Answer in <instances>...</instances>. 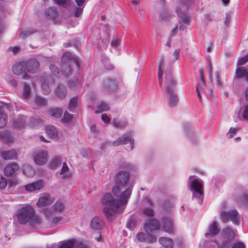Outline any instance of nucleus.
Returning <instances> with one entry per match:
<instances>
[{
	"instance_id": "obj_1",
	"label": "nucleus",
	"mask_w": 248,
	"mask_h": 248,
	"mask_svg": "<svg viewBox=\"0 0 248 248\" xmlns=\"http://www.w3.org/2000/svg\"><path fill=\"white\" fill-rule=\"evenodd\" d=\"M193 3V0H180V4L176 7L175 12L179 17L180 31L185 30V25L189 26L191 23L192 16L189 14L188 9Z\"/></svg>"
},
{
	"instance_id": "obj_2",
	"label": "nucleus",
	"mask_w": 248,
	"mask_h": 248,
	"mask_svg": "<svg viewBox=\"0 0 248 248\" xmlns=\"http://www.w3.org/2000/svg\"><path fill=\"white\" fill-rule=\"evenodd\" d=\"M101 203L105 206L103 209L105 216L108 220L112 221L118 208L121 206L118 200L115 199L111 194L107 193L102 197Z\"/></svg>"
},
{
	"instance_id": "obj_3",
	"label": "nucleus",
	"mask_w": 248,
	"mask_h": 248,
	"mask_svg": "<svg viewBox=\"0 0 248 248\" xmlns=\"http://www.w3.org/2000/svg\"><path fill=\"white\" fill-rule=\"evenodd\" d=\"M17 217L18 222L22 224L29 222L32 225L41 222V218L35 216V210L31 206H27L19 210Z\"/></svg>"
},
{
	"instance_id": "obj_4",
	"label": "nucleus",
	"mask_w": 248,
	"mask_h": 248,
	"mask_svg": "<svg viewBox=\"0 0 248 248\" xmlns=\"http://www.w3.org/2000/svg\"><path fill=\"white\" fill-rule=\"evenodd\" d=\"M222 240L221 243L216 240L211 241L210 243L213 246L215 245L217 248H229L231 242L235 237V233L234 231L229 227L224 228L221 232Z\"/></svg>"
},
{
	"instance_id": "obj_5",
	"label": "nucleus",
	"mask_w": 248,
	"mask_h": 248,
	"mask_svg": "<svg viewBox=\"0 0 248 248\" xmlns=\"http://www.w3.org/2000/svg\"><path fill=\"white\" fill-rule=\"evenodd\" d=\"M132 187H125L120 186H114L112 188V192L117 197L121 206L126 204L131 195Z\"/></svg>"
},
{
	"instance_id": "obj_6",
	"label": "nucleus",
	"mask_w": 248,
	"mask_h": 248,
	"mask_svg": "<svg viewBox=\"0 0 248 248\" xmlns=\"http://www.w3.org/2000/svg\"><path fill=\"white\" fill-rule=\"evenodd\" d=\"M74 61V58L69 52H66L63 54L61 60V64L63 76H71L72 72L70 63Z\"/></svg>"
},
{
	"instance_id": "obj_7",
	"label": "nucleus",
	"mask_w": 248,
	"mask_h": 248,
	"mask_svg": "<svg viewBox=\"0 0 248 248\" xmlns=\"http://www.w3.org/2000/svg\"><path fill=\"white\" fill-rule=\"evenodd\" d=\"M220 215L223 222H226L230 219L234 224H239L240 217L236 209L231 210L228 212L222 211Z\"/></svg>"
},
{
	"instance_id": "obj_8",
	"label": "nucleus",
	"mask_w": 248,
	"mask_h": 248,
	"mask_svg": "<svg viewBox=\"0 0 248 248\" xmlns=\"http://www.w3.org/2000/svg\"><path fill=\"white\" fill-rule=\"evenodd\" d=\"M33 156L37 165H43L46 162L48 155L46 151L40 149L33 152Z\"/></svg>"
},
{
	"instance_id": "obj_9",
	"label": "nucleus",
	"mask_w": 248,
	"mask_h": 248,
	"mask_svg": "<svg viewBox=\"0 0 248 248\" xmlns=\"http://www.w3.org/2000/svg\"><path fill=\"white\" fill-rule=\"evenodd\" d=\"M12 71L15 75L21 78L29 77V75L27 73L25 62H20L15 64L12 68Z\"/></svg>"
},
{
	"instance_id": "obj_10",
	"label": "nucleus",
	"mask_w": 248,
	"mask_h": 248,
	"mask_svg": "<svg viewBox=\"0 0 248 248\" xmlns=\"http://www.w3.org/2000/svg\"><path fill=\"white\" fill-rule=\"evenodd\" d=\"M27 72L29 73L34 74L39 70V63L35 58H31L25 62Z\"/></svg>"
},
{
	"instance_id": "obj_11",
	"label": "nucleus",
	"mask_w": 248,
	"mask_h": 248,
	"mask_svg": "<svg viewBox=\"0 0 248 248\" xmlns=\"http://www.w3.org/2000/svg\"><path fill=\"white\" fill-rule=\"evenodd\" d=\"M159 83L160 86L164 87L167 93L173 91L175 87L176 81L174 78H160Z\"/></svg>"
},
{
	"instance_id": "obj_12",
	"label": "nucleus",
	"mask_w": 248,
	"mask_h": 248,
	"mask_svg": "<svg viewBox=\"0 0 248 248\" xmlns=\"http://www.w3.org/2000/svg\"><path fill=\"white\" fill-rule=\"evenodd\" d=\"M190 189L193 190V195L198 194L203 195L202 189L203 187V181L200 179H195L190 182Z\"/></svg>"
},
{
	"instance_id": "obj_13",
	"label": "nucleus",
	"mask_w": 248,
	"mask_h": 248,
	"mask_svg": "<svg viewBox=\"0 0 248 248\" xmlns=\"http://www.w3.org/2000/svg\"><path fill=\"white\" fill-rule=\"evenodd\" d=\"M20 170V167L17 163H10L4 168V174L7 176L16 175Z\"/></svg>"
},
{
	"instance_id": "obj_14",
	"label": "nucleus",
	"mask_w": 248,
	"mask_h": 248,
	"mask_svg": "<svg viewBox=\"0 0 248 248\" xmlns=\"http://www.w3.org/2000/svg\"><path fill=\"white\" fill-rule=\"evenodd\" d=\"M129 177L128 172L125 171H119L116 175V183L119 184L118 186H124L128 182Z\"/></svg>"
},
{
	"instance_id": "obj_15",
	"label": "nucleus",
	"mask_w": 248,
	"mask_h": 248,
	"mask_svg": "<svg viewBox=\"0 0 248 248\" xmlns=\"http://www.w3.org/2000/svg\"><path fill=\"white\" fill-rule=\"evenodd\" d=\"M54 201V197L48 193H45L42 197L39 199L37 205L39 207H44L51 204Z\"/></svg>"
},
{
	"instance_id": "obj_16",
	"label": "nucleus",
	"mask_w": 248,
	"mask_h": 248,
	"mask_svg": "<svg viewBox=\"0 0 248 248\" xmlns=\"http://www.w3.org/2000/svg\"><path fill=\"white\" fill-rule=\"evenodd\" d=\"M41 89L44 94H48L51 92V86L54 84V78H41Z\"/></svg>"
},
{
	"instance_id": "obj_17",
	"label": "nucleus",
	"mask_w": 248,
	"mask_h": 248,
	"mask_svg": "<svg viewBox=\"0 0 248 248\" xmlns=\"http://www.w3.org/2000/svg\"><path fill=\"white\" fill-rule=\"evenodd\" d=\"M160 225L159 221L156 219H152L144 225V229L147 233L153 232L159 229Z\"/></svg>"
},
{
	"instance_id": "obj_18",
	"label": "nucleus",
	"mask_w": 248,
	"mask_h": 248,
	"mask_svg": "<svg viewBox=\"0 0 248 248\" xmlns=\"http://www.w3.org/2000/svg\"><path fill=\"white\" fill-rule=\"evenodd\" d=\"M162 230L170 233L173 232V228L172 226L171 219L170 217H164L162 219Z\"/></svg>"
},
{
	"instance_id": "obj_19",
	"label": "nucleus",
	"mask_w": 248,
	"mask_h": 248,
	"mask_svg": "<svg viewBox=\"0 0 248 248\" xmlns=\"http://www.w3.org/2000/svg\"><path fill=\"white\" fill-rule=\"evenodd\" d=\"M104 86L109 92H112L117 89V82L114 78H106Z\"/></svg>"
},
{
	"instance_id": "obj_20",
	"label": "nucleus",
	"mask_w": 248,
	"mask_h": 248,
	"mask_svg": "<svg viewBox=\"0 0 248 248\" xmlns=\"http://www.w3.org/2000/svg\"><path fill=\"white\" fill-rule=\"evenodd\" d=\"M1 155L2 158L4 160L16 159L17 157V152L16 149L4 151L1 153Z\"/></svg>"
},
{
	"instance_id": "obj_21",
	"label": "nucleus",
	"mask_w": 248,
	"mask_h": 248,
	"mask_svg": "<svg viewBox=\"0 0 248 248\" xmlns=\"http://www.w3.org/2000/svg\"><path fill=\"white\" fill-rule=\"evenodd\" d=\"M90 226L94 230H101L104 226V222L99 217H95L92 219Z\"/></svg>"
},
{
	"instance_id": "obj_22",
	"label": "nucleus",
	"mask_w": 248,
	"mask_h": 248,
	"mask_svg": "<svg viewBox=\"0 0 248 248\" xmlns=\"http://www.w3.org/2000/svg\"><path fill=\"white\" fill-rule=\"evenodd\" d=\"M43 186V182L42 180H40L26 186L25 189L29 191H33L40 190Z\"/></svg>"
},
{
	"instance_id": "obj_23",
	"label": "nucleus",
	"mask_w": 248,
	"mask_h": 248,
	"mask_svg": "<svg viewBox=\"0 0 248 248\" xmlns=\"http://www.w3.org/2000/svg\"><path fill=\"white\" fill-rule=\"evenodd\" d=\"M46 17L50 20H53L57 18L59 14L56 8L51 7L47 9L45 13Z\"/></svg>"
},
{
	"instance_id": "obj_24",
	"label": "nucleus",
	"mask_w": 248,
	"mask_h": 248,
	"mask_svg": "<svg viewBox=\"0 0 248 248\" xmlns=\"http://www.w3.org/2000/svg\"><path fill=\"white\" fill-rule=\"evenodd\" d=\"M0 139L3 142L7 144L12 143L14 141L13 137L10 132L7 130L0 132Z\"/></svg>"
},
{
	"instance_id": "obj_25",
	"label": "nucleus",
	"mask_w": 248,
	"mask_h": 248,
	"mask_svg": "<svg viewBox=\"0 0 248 248\" xmlns=\"http://www.w3.org/2000/svg\"><path fill=\"white\" fill-rule=\"evenodd\" d=\"M60 174L61 175V178L63 179H68L71 177L72 173L70 171L66 162L63 163L62 167Z\"/></svg>"
},
{
	"instance_id": "obj_26",
	"label": "nucleus",
	"mask_w": 248,
	"mask_h": 248,
	"mask_svg": "<svg viewBox=\"0 0 248 248\" xmlns=\"http://www.w3.org/2000/svg\"><path fill=\"white\" fill-rule=\"evenodd\" d=\"M55 93L59 98H64L67 94V89L64 85L60 84L55 90Z\"/></svg>"
},
{
	"instance_id": "obj_27",
	"label": "nucleus",
	"mask_w": 248,
	"mask_h": 248,
	"mask_svg": "<svg viewBox=\"0 0 248 248\" xmlns=\"http://www.w3.org/2000/svg\"><path fill=\"white\" fill-rule=\"evenodd\" d=\"M160 244L164 247L167 248H172L173 246V242L171 239L162 237L159 239Z\"/></svg>"
},
{
	"instance_id": "obj_28",
	"label": "nucleus",
	"mask_w": 248,
	"mask_h": 248,
	"mask_svg": "<svg viewBox=\"0 0 248 248\" xmlns=\"http://www.w3.org/2000/svg\"><path fill=\"white\" fill-rule=\"evenodd\" d=\"M123 144H127L128 142L130 144V150L131 151L134 148V140L132 138L130 134H125L121 137Z\"/></svg>"
},
{
	"instance_id": "obj_29",
	"label": "nucleus",
	"mask_w": 248,
	"mask_h": 248,
	"mask_svg": "<svg viewBox=\"0 0 248 248\" xmlns=\"http://www.w3.org/2000/svg\"><path fill=\"white\" fill-rule=\"evenodd\" d=\"M220 231L217 223L215 221L209 228V232L205 233V236H213L217 234Z\"/></svg>"
},
{
	"instance_id": "obj_30",
	"label": "nucleus",
	"mask_w": 248,
	"mask_h": 248,
	"mask_svg": "<svg viewBox=\"0 0 248 248\" xmlns=\"http://www.w3.org/2000/svg\"><path fill=\"white\" fill-rule=\"evenodd\" d=\"M168 93L169 95V105L171 107L175 106L178 101V98L177 94L174 91H170V92Z\"/></svg>"
},
{
	"instance_id": "obj_31",
	"label": "nucleus",
	"mask_w": 248,
	"mask_h": 248,
	"mask_svg": "<svg viewBox=\"0 0 248 248\" xmlns=\"http://www.w3.org/2000/svg\"><path fill=\"white\" fill-rule=\"evenodd\" d=\"M36 32V30L33 28H26L22 29L20 31V37L21 38H26L29 36L35 33Z\"/></svg>"
},
{
	"instance_id": "obj_32",
	"label": "nucleus",
	"mask_w": 248,
	"mask_h": 248,
	"mask_svg": "<svg viewBox=\"0 0 248 248\" xmlns=\"http://www.w3.org/2000/svg\"><path fill=\"white\" fill-rule=\"evenodd\" d=\"M52 208L56 212H62L65 208L64 202L61 200H58L53 205Z\"/></svg>"
},
{
	"instance_id": "obj_33",
	"label": "nucleus",
	"mask_w": 248,
	"mask_h": 248,
	"mask_svg": "<svg viewBox=\"0 0 248 248\" xmlns=\"http://www.w3.org/2000/svg\"><path fill=\"white\" fill-rule=\"evenodd\" d=\"M48 135L51 138H56L58 137V131L56 128L52 125L47 126L46 129Z\"/></svg>"
},
{
	"instance_id": "obj_34",
	"label": "nucleus",
	"mask_w": 248,
	"mask_h": 248,
	"mask_svg": "<svg viewBox=\"0 0 248 248\" xmlns=\"http://www.w3.org/2000/svg\"><path fill=\"white\" fill-rule=\"evenodd\" d=\"M78 104V97L74 96L71 98L70 100L68 109L69 111L73 112V110L77 108Z\"/></svg>"
},
{
	"instance_id": "obj_35",
	"label": "nucleus",
	"mask_w": 248,
	"mask_h": 248,
	"mask_svg": "<svg viewBox=\"0 0 248 248\" xmlns=\"http://www.w3.org/2000/svg\"><path fill=\"white\" fill-rule=\"evenodd\" d=\"M23 172L24 174L28 177H32L35 174L34 169L28 165H24L23 167Z\"/></svg>"
},
{
	"instance_id": "obj_36",
	"label": "nucleus",
	"mask_w": 248,
	"mask_h": 248,
	"mask_svg": "<svg viewBox=\"0 0 248 248\" xmlns=\"http://www.w3.org/2000/svg\"><path fill=\"white\" fill-rule=\"evenodd\" d=\"M62 111L60 108H53L49 110V114L52 117L58 118L62 116Z\"/></svg>"
},
{
	"instance_id": "obj_37",
	"label": "nucleus",
	"mask_w": 248,
	"mask_h": 248,
	"mask_svg": "<svg viewBox=\"0 0 248 248\" xmlns=\"http://www.w3.org/2000/svg\"><path fill=\"white\" fill-rule=\"evenodd\" d=\"M67 86L69 89L74 90L80 86V83L78 78H71L68 81Z\"/></svg>"
},
{
	"instance_id": "obj_38",
	"label": "nucleus",
	"mask_w": 248,
	"mask_h": 248,
	"mask_svg": "<svg viewBox=\"0 0 248 248\" xmlns=\"http://www.w3.org/2000/svg\"><path fill=\"white\" fill-rule=\"evenodd\" d=\"M235 73L237 78H248V72L243 67L237 68Z\"/></svg>"
},
{
	"instance_id": "obj_39",
	"label": "nucleus",
	"mask_w": 248,
	"mask_h": 248,
	"mask_svg": "<svg viewBox=\"0 0 248 248\" xmlns=\"http://www.w3.org/2000/svg\"><path fill=\"white\" fill-rule=\"evenodd\" d=\"M98 109L95 111V113H100L103 111H106L109 109V107L108 105L104 102H101L98 104Z\"/></svg>"
},
{
	"instance_id": "obj_40",
	"label": "nucleus",
	"mask_w": 248,
	"mask_h": 248,
	"mask_svg": "<svg viewBox=\"0 0 248 248\" xmlns=\"http://www.w3.org/2000/svg\"><path fill=\"white\" fill-rule=\"evenodd\" d=\"M31 93V88L30 85L24 84L23 90V97L25 99H28Z\"/></svg>"
},
{
	"instance_id": "obj_41",
	"label": "nucleus",
	"mask_w": 248,
	"mask_h": 248,
	"mask_svg": "<svg viewBox=\"0 0 248 248\" xmlns=\"http://www.w3.org/2000/svg\"><path fill=\"white\" fill-rule=\"evenodd\" d=\"M6 123V116L4 113L3 108H0V128L3 127Z\"/></svg>"
},
{
	"instance_id": "obj_42",
	"label": "nucleus",
	"mask_w": 248,
	"mask_h": 248,
	"mask_svg": "<svg viewBox=\"0 0 248 248\" xmlns=\"http://www.w3.org/2000/svg\"><path fill=\"white\" fill-rule=\"evenodd\" d=\"M34 101L38 106H44L47 104V101L45 98L38 95L35 97Z\"/></svg>"
},
{
	"instance_id": "obj_43",
	"label": "nucleus",
	"mask_w": 248,
	"mask_h": 248,
	"mask_svg": "<svg viewBox=\"0 0 248 248\" xmlns=\"http://www.w3.org/2000/svg\"><path fill=\"white\" fill-rule=\"evenodd\" d=\"M61 158L60 157H56L51 161L50 166L52 169H55L61 163Z\"/></svg>"
},
{
	"instance_id": "obj_44",
	"label": "nucleus",
	"mask_w": 248,
	"mask_h": 248,
	"mask_svg": "<svg viewBox=\"0 0 248 248\" xmlns=\"http://www.w3.org/2000/svg\"><path fill=\"white\" fill-rule=\"evenodd\" d=\"M83 12V8L81 6L75 5L73 10V14L76 17H79L81 16Z\"/></svg>"
},
{
	"instance_id": "obj_45",
	"label": "nucleus",
	"mask_w": 248,
	"mask_h": 248,
	"mask_svg": "<svg viewBox=\"0 0 248 248\" xmlns=\"http://www.w3.org/2000/svg\"><path fill=\"white\" fill-rule=\"evenodd\" d=\"M114 126L117 128H122L126 126V123L124 121L114 119L112 122Z\"/></svg>"
},
{
	"instance_id": "obj_46",
	"label": "nucleus",
	"mask_w": 248,
	"mask_h": 248,
	"mask_svg": "<svg viewBox=\"0 0 248 248\" xmlns=\"http://www.w3.org/2000/svg\"><path fill=\"white\" fill-rule=\"evenodd\" d=\"M206 86V82L204 78H200V83L196 84V88H198V90L202 92L205 90Z\"/></svg>"
},
{
	"instance_id": "obj_47",
	"label": "nucleus",
	"mask_w": 248,
	"mask_h": 248,
	"mask_svg": "<svg viewBox=\"0 0 248 248\" xmlns=\"http://www.w3.org/2000/svg\"><path fill=\"white\" fill-rule=\"evenodd\" d=\"M90 244L86 241H81L76 244V248H90Z\"/></svg>"
},
{
	"instance_id": "obj_48",
	"label": "nucleus",
	"mask_w": 248,
	"mask_h": 248,
	"mask_svg": "<svg viewBox=\"0 0 248 248\" xmlns=\"http://www.w3.org/2000/svg\"><path fill=\"white\" fill-rule=\"evenodd\" d=\"M55 212H56L53 210L52 207L51 208H46L44 210V214L46 217L48 219L51 218Z\"/></svg>"
},
{
	"instance_id": "obj_49",
	"label": "nucleus",
	"mask_w": 248,
	"mask_h": 248,
	"mask_svg": "<svg viewBox=\"0 0 248 248\" xmlns=\"http://www.w3.org/2000/svg\"><path fill=\"white\" fill-rule=\"evenodd\" d=\"M55 2L64 7H67L70 5V0H54Z\"/></svg>"
},
{
	"instance_id": "obj_50",
	"label": "nucleus",
	"mask_w": 248,
	"mask_h": 248,
	"mask_svg": "<svg viewBox=\"0 0 248 248\" xmlns=\"http://www.w3.org/2000/svg\"><path fill=\"white\" fill-rule=\"evenodd\" d=\"M73 117V115L66 111L64 113V116L62 118V121L63 122H70Z\"/></svg>"
},
{
	"instance_id": "obj_51",
	"label": "nucleus",
	"mask_w": 248,
	"mask_h": 248,
	"mask_svg": "<svg viewBox=\"0 0 248 248\" xmlns=\"http://www.w3.org/2000/svg\"><path fill=\"white\" fill-rule=\"evenodd\" d=\"M74 242L72 240H69L66 243L62 244L59 248H73Z\"/></svg>"
},
{
	"instance_id": "obj_52",
	"label": "nucleus",
	"mask_w": 248,
	"mask_h": 248,
	"mask_svg": "<svg viewBox=\"0 0 248 248\" xmlns=\"http://www.w3.org/2000/svg\"><path fill=\"white\" fill-rule=\"evenodd\" d=\"M136 226V221L135 219L130 218L127 223L126 226L130 230L133 229Z\"/></svg>"
},
{
	"instance_id": "obj_53",
	"label": "nucleus",
	"mask_w": 248,
	"mask_h": 248,
	"mask_svg": "<svg viewBox=\"0 0 248 248\" xmlns=\"http://www.w3.org/2000/svg\"><path fill=\"white\" fill-rule=\"evenodd\" d=\"M156 241V238L153 235L148 234L146 235V241L145 242L149 243H153Z\"/></svg>"
},
{
	"instance_id": "obj_54",
	"label": "nucleus",
	"mask_w": 248,
	"mask_h": 248,
	"mask_svg": "<svg viewBox=\"0 0 248 248\" xmlns=\"http://www.w3.org/2000/svg\"><path fill=\"white\" fill-rule=\"evenodd\" d=\"M248 62V53L238 60L237 65H242Z\"/></svg>"
},
{
	"instance_id": "obj_55",
	"label": "nucleus",
	"mask_w": 248,
	"mask_h": 248,
	"mask_svg": "<svg viewBox=\"0 0 248 248\" xmlns=\"http://www.w3.org/2000/svg\"><path fill=\"white\" fill-rule=\"evenodd\" d=\"M104 66L107 70H112L114 68L113 64L108 61H106L104 62Z\"/></svg>"
},
{
	"instance_id": "obj_56",
	"label": "nucleus",
	"mask_w": 248,
	"mask_h": 248,
	"mask_svg": "<svg viewBox=\"0 0 248 248\" xmlns=\"http://www.w3.org/2000/svg\"><path fill=\"white\" fill-rule=\"evenodd\" d=\"M180 49L179 48H177L174 50V52L172 54V62H174L178 59L180 55Z\"/></svg>"
},
{
	"instance_id": "obj_57",
	"label": "nucleus",
	"mask_w": 248,
	"mask_h": 248,
	"mask_svg": "<svg viewBox=\"0 0 248 248\" xmlns=\"http://www.w3.org/2000/svg\"><path fill=\"white\" fill-rule=\"evenodd\" d=\"M237 201L238 202H246L248 203V194H243L237 200Z\"/></svg>"
},
{
	"instance_id": "obj_58",
	"label": "nucleus",
	"mask_w": 248,
	"mask_h": 248,
	"mask_svg": "<svg viewBox=\"0 0 248 248\" xmlns=\"http://www.w3.org/2000/svg\"><path fill=\"white\" fill-rule=\"evenodd\" d=\"M147 234L140 232L137 235V238L140 242H145Z\"/></svg>"
},
{
	"instance_id": "obj_59",
	"label": "nucleus",
	"mask_w": 248,
	"mask_h": 248,
	"mask_svg": "<svg viewBox=\"0 0 248 248\" xmlns=\"http://www.w3.org/2000/svg\"><path fill=\"white\" fill-rule=\"evenodd\" d=\"M7 185V181L5 178L2 176H0V188L3 189L5 188Z\"/></svg>"
},
{
	"instance_id": "obj_60",
	"label": "nucleus",
	"mask_w": 248,
	"mask_h": 248,
	"mask_svg": "<svg viewBox=\"0 0 248 248\" xmlns=\"http://www.w3.org/2000/svg\"><path fill=\"white\" fill-rule=\"evenodd\" d=\"M164 69V62H161L158 66V78H161L163 76V70Z\"/></svg>"
},
{
	"instance_id": "obj_61",
	"label": "nucleus",
	"mask_w": 248,
	"mask_h": 248,
	"mask_svg": "<svg viewBox=\"0 0 248 248\" xmlns=\"http://www.w3.org/2000/svg\"><path fill=\"white\" fill-rule=\"evenodd\" d=\"M49 69L54 76H56L57 74L59 72L58 68L54 65H50L49 66Z\"/></svg>"
},
{
	"instance_id": "obj_62",
	"label": "nucleus",
	"mask_w": 248,
	"mask_h": 248,
	"mask_svg": "<svg viewBox=\"0 0 248 248\" xmlns=\"http://www.w3.org/2000/svg\"><path fill=\"white\" fill-rule=\"evenodd\" d=\"M144 213L149 217H152L154 215V211L151 208L145 209L144 210Z\"/></svg>"
},
{
	"instance_id": "obj_63",
	"label": "nucleus",
	"mask_w": 248,
	"mask_h": 248,
	"mask_svg": "<svg viewBox=\"0 0 248 248\" xmlns=\"http://www.w3.org/2000/svg\"><path fill=\"white\" fill-rule=\"evenodd\" d=\"M243 117L245 120H248V105L245 107Z\"/></svg>"
},
{
	"instance_id": "obj_64",
	"label": "nucleus",
	"mask_w": 248,
	"mask_h": 248,
	"mask_svg": "<svg viewBox=\"0 0 248 248\" xmlns=\"http://www.w3.org/2000/svg\"><path fill=\"white\" fill-rule=\"evenodd\" d=\"M232 248H246L244 243L242 242H238L234 244Z\"/></svg>"
}]
</instances>
